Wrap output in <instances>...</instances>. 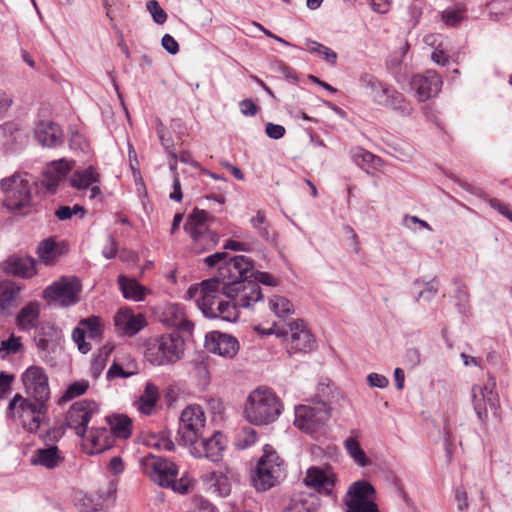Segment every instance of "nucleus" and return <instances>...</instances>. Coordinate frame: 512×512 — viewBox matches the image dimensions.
I'll return each instance as SVG.
<instances>
[{
	"instance_id": "7",
	"label": "nucleus",
	"mask_w": 512,
	"mask_h": 512,
	"mask_svg": "<svg viewBox=\"0 0 512 512\" xmlns=\"http://www.w3.org/2000/svg\"><path fill=\"white\" fill-rule=\"evenodd\" d=\"M98 410L99 405L94 400L83 399L74 402L66 412L64 423L48 431L50 439L58 441L64 435L66 428L74 430L78 437L83 438L93 414Z\"/></svg>"
},
{
	"instance_id": "10",
	"label": "nucleus",
	"mask_w": 512,
	"mask_h": 512,
	"mask_svg": "<svg viewBox=\"0 0 512 512\" xmlns=\"http://www.w3.org/2000/svg\"><path fill=\"white\" fill-rule=\"evenodd\" d=\"M331 417V406L320 400L295 407L294 425L307 434L319 432Z\"/></svg>"
},
{
	"instance_id": "9",
	"label": "nucleus",
	"mask_w": 512,
	"mask_h": 512,
	"mask_svg": "<svg viewBox=\"0 0 512 512\" xmlns=\"http://www.w3.org/2000/svg\"><path fill=\"white\" fill-rule=\"evenodd\" d=\"M30 398H24L19 393L15 394L8 403L6 416L13 419L18 414L23 428L29 433H36L40 428L42 417L48 412V406L46 401H31Z\"/></svg>"
},
{
	"instance_id": "39",
	"label": "nucleus",
	"mask_w": 512,
	"mask_h": 512,
	"mask_svg": "<svg viewBox=\"0 0 512 512\" xmlns=\"http://www.w3.org/2000/svg\"><path fill=\"white\" fill-rule=\"evenodd\" d=\"M157 135L164 150L168 153V156L171 158V160L169 161V165L170 168L173 169L177 164L178 157L176 152L173 150V139L171 138L168 131L161 122L157 127Z\"/></svg>"
},
{
	"instance_id": "4",
	"label": "nucleus",
	"mask_w": 512,
	"mask_h": 512,
	"mask_svg": "<svg viewBox=\"0 0 512 512\" xmlns=\"http://www.w3.org/2000/svg\"><path fill=\"white\" fill-rule=\"evenodd\" d=\"M185 340L178 331L148 338L144 357L154 366L173 365L184 355Z\"/></svg>"
},
{
	"instance_id": "19",
	"label": "nucleus",
	"mask_w": 512,
	"mask_h": 512,
	"mask_svg": "<svg viewBox=\"0 0 512 512\" xmlns=\"http://www.w3.org/2000/svg\"><path fill=\"white\" fill-rule=\"evenodd\" d=\"M74 162L68 161L65 158L52 161L46 167L43 172V185L48 191L54 193L60 182L66 178V176L72 170Z\"/></svg>"
},
{
	"instance_id": "51",
	"label": "nucleus",
	"mask_w": 512,
	"mask_h": 512,
	"mask_svg": "<svg viewBox=\"0 0 512 512\" xmlns=\"http://www.w3.org/2000/svg\"><path fill=\"white\" fill-rule=\"evenodd\" d=\"M147 10L152 15V18L155 23L163 24L167 20V13L160 6L157 0H149L146 4Z\"/></svg>"
},
{
	"instance_id": "33",
	"label": "nucleus",
	"mask_w": 512,
	"mask_h": 512,
	"mask_svg": "<svg viewBox=\"0 0 512 512\" xmlns=\"http://www.w3.org/2000/svg\"><path fill=\"white\" fill-rule=\"evenodd\" d=\"M62 253V248L53 237L42 240L37 247L39 258L47 266L52 265Z\"/></svg>"
},
{
	"instance_id": "38",
	"label": "nucleus",
	"mask_w": 512,
	"mask_h": 512,
	"mask_svg": "<svg viewBox=\"0 0 512 512\" xmlns=\"http://www.w3.org/2000/svg\"><path fill=\"white\" fill-rule=\"evenodd\" d=\"M79 325L92 340L101 339L104 333V326L99 316H89L79 321Z\"/></svg>"
},
{
	"instance_id": "5",
	"label": "nucleus",
	"mask_w": 512,
	"mask_h": 512,
	"mask_svg": "<svg viewBox=\"0 0 512 512\" xmlns=\"http://www.w3.org/2000/svg\"><path fill=\"white\" fill-rule=\"evenodd\" d=\"M28 172L16 171L0 181L3 206L12 212L26 214L32 207V185Z\"/></svg>"
},
{
	"instance_id": "6",
	"label": "nucleus",
	"mask_w": 512,
	"mask_h": 512,
	"mask_svg": "<svg viewBox=\"0 0 512 512\" xmlns=\"http://www.w3.org/2000/svg\"><path fill=\"white\" fill-rule=\"evenodd\" d=\"M285 475L284 461L274 447L266 444L263 454L251 471V482L257 491H266L275 486Z\"/></svg>"
},
{
	"instance_id": "11",
	"label": "nucleus",
	"mask_w": 512,
	"mask_h": 512,
	"mask_svg": "<svg viewBox=\"0 0 512 512\" xmlns=\"http://www.w3.org/2000/svg\"><path fill=\"white\" fill-rule=\"evenodd\" d=\"M82 285L77 277H61L48 285L42 292V297L49 305H57L67 308L76 305L79 301V294Z\"/></svg>"
},
{
	"instance_id": "17",
	"label": "nucleus",
	"mask_w": 512,
	"mask_h": 512,
	"mask_svg": "<svg viewBox=\"0 0 512 512\" xmlns=\"http://www.w3.org/2000/svg\"><path fill=\"white\" fill-rule=\"evenodd\" d=\"M291 347L293 352L309 353L316 348L313 334L307 329L304 320L297 319L289 323Z\"/></svg>"
},
{
	"instance_id": "53",
	"label": "nucleus",
	"mask_w": 512,
	"mask_h": 512,
	"mask_svg": "<svg viewBox=\"0 0 512 512\" xmlns=\"http://www.w3.org/2000/svg\"><path fill=\"white\" fill-rule=\"evenodd\" d=\"M441 18L448 26H456L463 19V14L459 9L447 8L442 12Z\"/></svg>"
},
{
	"instance_id": "3",
	"label": "nucleus",
	"mask_w": 512,
	"mask_h": 512,
	"mask_svg": "<svg viewBox=\"0 0 512 512\" xmlns=\"http://www.w3.org/2000/svg\"><path fill=\"white\" fill-rule=\"evenodd\" d=\"M282 410V402L272 389L257 388L247 397L244 414L250 423L262 426L275 422Z\"/></svg>"
},
{
	"instance_id": "60",
	"label": "nucleus",
	"mask_w": 512,
	"mask_h": 512,
	"mask_svg": "<svg viewBox=\"0 0 512 512\" xmlns=\"http://www.w3.org/2000/svg\"><path fill=\"white\" fill-rule=\"evenodd\" d=\"M352 158L358 166L363 167L365 164L370 165L374 161L375 156L368 151L358 149L353 153Z\"/></svg>"
},
{
	"instance_id": "55",
	"label": "nucleus",
	"mask_w": 512,
	"mask_h": 512,
	"mask_svg": "<svg viewBox=\"0 0 512 512\" xmlns=\"http://www.w3.org/2000/svg\"><path fill=\"white\" fill-rule=\"evenodd\" d=\"M243 433V438H238L237 446L241 449H246L257 441V432L253 428H245Z\"/></svg>"
},
{
	"instance_id": "35",
	"label": "nucleus",
	"mask_w": 512,
	"mask_h": 512,
	"mask_svg": "<svg viewBox=\"0 0 512 512\" xmlns=\"http://www.w3.org/2000/svg\"><path fill=\"white\" fill-rule=\"evenodd\" d=\"M496 380L495 377L489 376L488 382L482 387L479 385H473L472 392H478L479 395L486 396L489 408L493 411L494 415L497 414L500 409V401L498 393L495 392Z\"/></svg>"
},
{
	"instance_id": "29",
	"label": "nucleus",
	"mask_w": 512,
	"mask_h": 512,
	"mask_svg": "<svg viewBox=\"0 0 512 512\" xmlns=\"http://www.w3.org/2000/svg\"><path fill=\"white\" fill-rule=\"evenodd\" d=\"M249 222L251 227L263 240L269 244H276L277 234L272 229L264 210H258L256 215L250 218Z\"/></svg>"
},
{
	"instance_id": "50",
	"label": "nucleus",
	"mask_w": 512,
	"mask_h": 512,
	"mask_svg": "<svg viewBox=\"0 0 512 512\" xmlns=\"http://www.w3.org/2000/svg\"><path fill=\"white\" fill-rule=\"evenodd\" d=\"M86 335L87 334L79 324L72 331V339L77 344L78 350L82 354L88 353L92 348L91 344L89 342H86Z\"/></svg>"
},
{
	"instance_id": "8",
	"label": "nucleus",
	"mask_w": 512,
	"mask_h": 512,
	"mask_svg": "<svg viewBox=\"0 0 512 512\" xmlns=\"http://www.w3.org/2000/svg\"><path fill=\"white\" fill-rule=\"evenodd\" d=\"M142 466L145 473L159 486L182 494L188 492L189 487L183 483V479L177 480L178 467L174 462L149 454L142 459Z\"/></svg>"
},
{
	"instance_id": "30",
	"label": "nucleus",
	"mask_w": 512,
	"mask_h": 512,
	"mask_svg": "<svg viewBox=\"0 0 512 512\" xmlns=\"http://www.w3.org/2000/svg\"><path fill=\"white\" fill-rule=\"evenodd\" d=\"M106 422L116 438L128 439L132 435V420L128 415H108L106 416Z\"/></svg>"
},
{
	"instance_id": "46",
	"label": "nucleus",
	"mask_w": 512,
	"mask_h": 512,
	"mask_svg": "<svg viewBox=\"0 0 512 512\" xmlns=\"http://www.w3.org/2000/svg\"><path fill=\"white\" fill-rule=\"evenodd\" d=\"M472 402H473L474 411H475L478 419L480 420V422L482 424H485L487 421V417H488L487 406H489L487 403L486 396L479 395L478 392H475V393L472 392Z\"/></svg>"
},
{
	"instance_id": "31",
	"label": "nucleus",
	"mask_w": 512,
	"mask_h": 512,
	"mask_svg": "<svg viewBox=\"0 0 512 512\" xmlns=\"http://www.w3.org/2000/svg\"><path fill=\"white\" fill-rule=\"evenodd\" d=\"M99 181V173L90 165L83 170H76L70 178V185L77 190H85Z\"/></svg>"
},
{
	"instance_id": "57",
	"label": "nucleus",
	"mask_w": 512,
	"mask_h": 512,
	"mask_svg": "<svg viewBox=\"0 0 512 512\" xmlns=\"http://www.w3.org/2000/svg\"><path fill=\"white\" fill-rule=\"evenodd\" d=\"M232 256H229V254L227 252H216L214 254H211V255H208L207 257L204 258V263L208 266V267H215L216 265L220 264L218 266V268L220 266H222L225 262L229 261V259L231 258Z\"/></svg>"
},
{
	"instance_id": "58",
	"label": "nucleus",
	"mask_w": 512,
	"mask_h": 512,
	"mask_svg": "<svg viewBox=\"0 0 512 512\" xmlns=\"http://www.w3.org/2000/svg\"><path fill=\"white\" fill-rule=\"evenodd\" d=\"M118 245L114 235L110 234L107 238V242L102 249V255L106 259H114L117 255Z\"/></svg>"
},
{
	"instance_id": "15",
	"label": "nucleus",
	"mask_w": 512,
	"mask_h": 512,
	"mask_svg": "<svg viewBox=\"0 0 512 512\" xmlns=\"http://www.w3.org/2000/svg\"><path fill=\"white\" fill-rule=\"evenodd\" d=\"M204 346L209 352L226 358H233L240 347L237 338L220 331L208 332Z\"/></svg>"
},
{
	"instance_id": "1",
	"label": "nucleus",
	"mask_w": 512,
	"mask_h": 512,
	"mask_svg": "<svg viewBox=\"0 0 512 512\" xmlns=\"http://www.w3.org/2000/svg\"><path fill=\"white\" fill-rule=\"evenodd\" d=\"M227 262L228 269L224 270V273L228 274L231 271L235 280L242 282L239 287L242 308H252L263 299L260 284L271 287L277 285V280L272 274L256 270L254 261L247 256L235 255Z\"/></svg>"
},
{
	"instance_id": "45",
	"label": "nucleus",
	"mask_w": 512,
	"mask_h": 512,
	"mask_svg": "<svg viewBox=\"0 0 512 512\" xmlns=\"http://www.w3.org/2000/svg\"><path fill=\"white\" fill-rule=\"evenodd\" d=\"M346 512H380L375 501H356L344 499Z\"/></svg>"
},
{
	"instance_id": "40",
	"label": "nucleus",
	"mask_w": 512,
	"mask_h": 512,
	"mask_svg": "<svg viewBox=\"0 0 512 512\" xmlns=\"http://www.w3.org/2000/svg\"><path fill=\"white\" fill-rule=\"evenodd\" d=\"M89 388V382L87 380H78L69 384L62 396L58 400L59 405L71 401L72 399L85 394Z\"/></svg>"
},
{
	"instance_id": "34",
	"label": "nucleus",
	"mask_w": 512,
	"mask_h": 512,
	"mask_svg": "<svg viewBox=\"0 0 512 512\" xmlns=\"http://www.w3.org/2000/svg\"><path fill=\"white\" fill-rule=\"evenodd\" d=\"M375 494V488L366 480L352 483L344 499L356 501H374L371 496Z\"/></svg>"
},
{
	"instance_id": "14",
	"label": "nucleus",
	"mask_w": 512,
	"mask_h": 512,
	"mask_svg": "<svg viewBox=\"0 0 512 512\" xmlns=\"http://www.w3.org/2000/svg\"><path fill=\"white\" fill-rule=\"evenodd\" d=\"M188 447L195 458L205 457L212 462H218L225 449V437L220 431H214L210 437H205L202 434L199 436L198 443L188 445Z\"/></svg>"
},
{
	"instance_id": "24",
	"label": "nucleus",
	"mask_w": 512,
	"mask_h": 512,
	"mask_svg": "<svg viewBox=\"0 0 512 512\" xmlns=\"http://www.w3.org/2000/svg\"><path fill=\"white\" fill-rule=\"evenodd\" d=\"M336 481L334 474H327L323 469L312 466L310 467L304 478V483L308 487L315 488L318 492L325 491L331 493V487Z\"/></svg>"
},
{
	"instance_id": "21",
	"label": "nucleus",
	"mask_w": 512,
	"mask_h": 512,
	"mask_svg": "<svg viewBox=\"0 0 512 512\" xmlns=\"http://www.w3.org/2000/svg\"><path fill=\"white\" fill-rule=\"evenodd\" d=\"M35 138L43 147L55 148L63 144L64 134L61 127L52 122H41L35 129Z\"/></svg>"
},
{
	"instance_id": "59",
	"label": "nucleus",
	"mask_w": 512,
	"mask_h": 512,
	"mask_svg": "<svg viewBox=\"0 0 512 512\" xmlns=\"http://www.w3.org/2000/svg\"><path fill=\"white\" fill-rule=\"evenodd\" d=\"M265 133L269 138L278 140L284 137L286 129L280 124L268 122L265 126Z\"/></svg>"
},
{
	"instance_id": "49",
	"label": "nucleus",
	"mask_w": 512,
	"mask_h": 512,
	"mask_svg": "<svg viewBox=\"0 0 512 512\" xmlns=\"http://www.w3.org/2000/svg\"><path fill=\"white\" fill-rule=\"evenodd\" d=\"M111 350H112V348L105 351L104 353L100 352L92 360L91 367H90V373L94 379H97L101 375L102 371L104 370V368L106 366L107 358H108Z\"/></svg>"
},
{
	"instance_id": "2",
	"label": "nucleus",
	"mask_w": 512,
	"mask_h": 512,
	"mask_svg": "<svg viewBox=\"0 0 512 512\" xmlns=\"http://www.w3.org/2000/svg\"><path fill=\"white\" fill-rule=\"evenodd\" d=\"M226 269H228V262L217 269L214 277L205 279L199 284L202 295L197 300V306L205 318L216 319L213 306L218 303L219 294L230 300H235L241 295L239 287H241L242 282L235 280L231 271L228 274L224 273Z\"/></svg>"
},
{
	"instance_id": "28",
	"label": "nucleus",
	"mask_w": 512,
	"mask_h": 512,
	"mask_svg": "<svg viewBox=\"0 0 512 512\" xmlns=\"http://www.w3.org/2000/svg\"><path fill=\"white\" fill-rule=\"evenodd\" d=\"M320 506V500L313 494H300L293 496L283 512H316Z\"/></svg>"
},
{
	"instance_id": "26",
	"label": "nucleus",
	"mask_w": 512,
	"mask_h": 512,
	"mask_svg": "<svg viewBox=\"0 0 512 512\" xmlns=\"http://www.w3.org/2000/svg\"><path fill=\"white\" fill-rule=\"evenodd\" d=\"M117 283L125 299L141 302L146 298L148 290L137 279L119 275Z\"/></svg>"
},
{
	"instance_id": "47",
	"label": "nucleus",
	"mask_w": 512,
	"mask_h": 512,
	"mask_svg": "<svg viewBox=\"0 0 512 512\" xmlns=\"http://www.w3.org/2000/svg\"><path fill=\"white\" fill-rule=\"evenodd\" d=\"M455 284L457 285L455 290L456 306L461 314H465L469 307L468 290L464 284L458 281H455Z\"/></svg>"
},
{
	"instance_id": "43",
	"label": "nucleus",
	"mask_w": 512,
	"mask_h": 512,
	"mask_svg": "<svg viewBox=\"0 0 512 512\" xmlns=\"http://www.w3.org/2000/svg\"><path fill=\"white\" fill-rule=\"evenodd\" d=\"M307 47L310 52L320 54L324 60L330 65L334 66L337 63V53L330 49L329 47L317 42V41H308Z\"/></svg>"
},
{
	"instance_id": "64",
	"label": "nucleus",
	"mask_w": 512,
	"mask_h": 512,
	"mask_svg": "<svg viewBox=\"0 0 512 512\" xmlns=\"http://www.w3.org/2000/svg\"><path fill=\"white\" fill-rule=\"evenodd\" d=\"M102 509V503L94 501L91 495H85L82 499V512H99Z\"/></svg>"
},
{
	"instance_id": "56",
	"label": "nucleus",
	"mask_w": 512,
	"mask_h": 512,
	"mask_svg": "<svg viewBox=\"0 0 512 512\" xmlns=\"http://www.w3.org/2000/svg\"><path fill=\"white\" fill-rule=\"evenodd\" d=\"M214 486L218 493L223 497L228 496L231 492V485L227 474H220L216 476Z\"/></svg>"
},
{
	"instance_id": "25",
	"label": "nucleus",
	"mask_w": 512,
	"mask_h": 512,
	"mask_svg": "<svg viewBox=\"0 0 512 512\" xmlns=\"http://www.w3.org/2000/svg\"><path fill=\"white\" fill-rule=\"evenodd\" d=\"M40 303L38 301H30L16 316V325L20 331H29L39 324Z\"/></svg>"
},
{
	"instance_id": "22",
	"label": "nucleus",
	"mask_w": 512,
	"mask_h": 512,
	"mask_svg": "<svg viewBox=\"0 0 512 512\" xmlns=\"http://www.w3.org/2000/svg\"><path fill=\"white\" fill-rule=\"evenodd\" d=\"M115 326L125 335L134 336L147 325L142 314H133L128 310H120L115 318Z\"/></svg>"
},
{
	"instance_id": "42",
	"label": "nucleus",
	"mask_w": 512,
	"mask_h": 512,
	"mask_svg": "<svg viewBox=\"0 0 512 512\" xmlns=\"http://www.w3.org/2000/svg\"><path fill=\"white\" fill-rule=\"evenodd\" d=\"M270 309L278 317H286L287 315L292 314L294 311L292 302L283 296H274L271 298Z\"/></svg>"
},
{
	"instance_id": "13",
	"label": "nucleus",
	"mask_w": 512,
	"mask_h": 512,
	"mask_svg": "<svg viewBox=\"0 0 512 512\" xmlns=\"http://www.w3.org/2000/svg\"><path fill=\"white\" fill-rule=\"evenodd\" d=\"M21 380L25 387V392L29 397L33 400H43L48 402L50 399L48 376L42 367H28L23 372Z\"/></svg>"
},
{
	"instance_id": "23",
	"label": "nucleus",
	"mask_w": 512,
	"mask_h": 512,
	"mask_svg": "<svg viewBox=\"0 0 512 512\" xmlns=\"http://www.w3.org/2000/svg\"><path fill=\"white\" fill-rule=\"evenodd\" d=\"M63 461L64 457L61 456L60 450L56 445H49L35 450L30 459L32 465L43 466L49 470L55 469Z\"/></svg>"
},
{
	"instance_id": "63",
	"label": "nucleus",
	"mask_w": 512,
	"mask_h": 512,
	"mask_svg": "<svg viewBox=\"0 0 512 512\" xmlns=\"http://www.w3.org/2000/svg\"><path fill=\"white\" fill-rule=\"evenodd\" d=\"M161 45L169 54L175 55L179 52V44L170 34H164L161 39Z\"/></svg>"
},
{
	"instance_id": "27",
	"label": "nucleus",
	"mask_w": 512,
	"mask_h": 512,
	"mask_svg": "<svg viewBox=\"0 0 512 512\" xmlns=\"http://www.w3.org/2000/svg\"><path fill=\"white\" fill-rule=\"evenodd\" d=\"M359 431L353 429L350 436L344 441V446L349 456L360 467H366L371 464V460L367 457L365 451L361 448L359 443Z\"/></svg>"
},
{
	"instance_id": "61",
	"label": "nucleus",
	"mask_w": 512,
	"mask_h": 512,
	"mask_svg": "<svg viewBox=\"0 0 512 512\" xmlns=\"http://www.w3.org/2000/svg\"><path fill=\"white\" fill-rule=\"evenodd\" d=\"M206 229L207 228L204 229L203 227L198 226H190L188 229H185V231L193 239L195 243V249L205 241Z\"/></svg>"
},
{
	"instance_id": "16",
	"label": "nucleus",
	"mask_w": 512,
	"mask_h": 512,
	"mask_svg": "<svg viewBox=\"0 0 512 512\" xmlns=\"http://www.w3.org/2000/svg\"><path fill=\"white\" fill-rule=\"evenodd\" d=\"M443 81L441 76L435 72L428 70L424 75L414 76L411 85L416 91L418 100L424 102L436 96L442 87Z\"/></svg>"
},
{
	"instance_id": "48",
	"label": "nucleus",
	"mask_w": 512,
	"mask_h": 512,
	"mask_svg": "<svg viewBox=\"0 0 512 512\" xmlns=\"http://www.w3.org/2000/svg\"><path fill=\"white\" fill-rule=\"evenodd\" d=\"M22 348L20 338L12 335L7 340H3L0 345V357L5 358L8 355L16 354Z\"/></svg>"
},
{
	"instance_id": "36",
	"label": "nucleus",
	"mask_w": 512,
	"mask_h": 512,
	"mask_svg": "<svg viewBox=\"0 0 512 512\" xmlns=\"http://www.w3.org/2000/svg\"><path fill=\"white\" fill-rule=\"evenodd\" d=\"M159 399V390L156 385L147 382L143 394L139 398V410L145 415H151Z\"/></svg>"
},
{
	"instance_id": "54",
	"label": "nucleus",
	"mask_w": 512,
	"mask_h": 512,
	"mask_svg": "<svg viewBox=\"0 0 512 512\" xmlns=\"http://www.w3.org/2000/svg\"><path fill=\"white\" fill-rule=\"evenodd\" d=\"M421 362V353L418 348H408L404 356V364L410 368H416Z\"/></svg>"
},
{
	"instance_id": "44",
	"label": "nucleus",
	"mask_w": 512,
	"mask_h": 512,
	"mask_svg": "<svg viewBox=\"0 0 512 512\" xmlns=\"http://www.w3.org/2000/svg\"><path fill=\"white\" fill-rule=\"evenodd\" d=\"M213 219L210 214L203 209L195 207L192 212L188 215L187 221L184 224V229H188L190 226L203 227L207 221Z\"/></svg>"
},
{
	"instance_id": "62",
	"label": "nucleus",
	"mask_w": 512,
	"mask_h": 512,
	"mask_svg": "<svg viewBox=\"0 0 512 512\" xmlns=\"http://www.w3.org/2000/svg\"><path fill=\"white\" fill-rule=\"evenodd\" d=\"M132 375V373L127 372L122 365L114 362L107 371L106 378L107 380H112L115 378H128Z\"/></svg>"
},
{
	"instance_id": "18",
	"label": "nucleus",
	"mask_w": 512,
	"mask_h": 512,
	"mask_svg": "<svg viewBox=\"0 0 512 512\" xmlns=\"http://www.w3.org/2000/svg\"><path fill=\"white\" fill-rule=\"evenodd\" d=\"M36 260L30 256L11 255L1 264L2 271L13 277L28 279L36 274Z\"/></svg>"
},
{
	"instance_id": "32",
	"label": "nucleus",
	"mask_w": 512,
	"mask_h": 512,
	"mask_svg": "<svg viewBox=\"0 0 512 512\" xmlns=\"http://www.w3.org/2000/svg\"><path fill=\"white\" fill-rule=\"evenodd\" d=\"M240 302L241 295H239L235 300L229 299V301H218L215 309L216 319L220 318L221 320L230 323L237 322L240 317L238 308H242Z\"/></svg>"
},
{
	"instance_id": "41",
	"label": "nucleus",
	"mask_w": 512,
	"mask_h": 512,
	"mask_svg": "<svg viewBox=\"0 0 512 512\" xmlns=\"http://www.w3.org/2000/svg\"><path fill=\"white\" fill-rule=\"evenodd\" d=\"M405 55V50L401 54H392L386 60L387 71L394 77V79L401 83L404 79L402 72V57Z\"/></svg>"
},
{
	"instance_id": "20",
	"label": "nucleus",
	"mask_w": 512,
	"mask_h": 512,
	"mask_svg": "<svg viewBox=\"0 0 512 512\" xmlns=\"http://www.w3.org/2000/svg\"><path fill=\"white\" fill-rule=\"evenodd\" d=\"M376 104L393 110L402 117L411 116L413 108L405 96L392 86H389L384 97L378 96Z\"/></svg>"
},
{
	"instance_id": "52",
	"label": "nucleus",
	"mask_w": 512,
	"mask_h": 512,
	"mask_svg": "<svg viewBox=\"0 0 512 512\" xmlns=\"http://www.w3.org/2000/svg\"><path fill=\"white\" fill-rule=\"evenodd\" d=\"M68 143L72 150H79L81 152H86L88 150V142L86 138L76 130L71 131Z\"/></svg>"
},
{
	"instance_id": "37",
	"label": "nucleus",
	"mask_w": 512,
	"mask_h": 512,
	"mask_svg": "<svg viewBox=\"0 0 512 512\" xmlns=\"http://www.w3.org/2000/svg\"><path fill=\"white\" fill-rule=\"evenodd\" d=\"M36 329V336L34 338L36 346L41 351H47L49 342L56 336L57 328L54 324L44 323L38 324Z\"/></svg>"
},
{
	"instance_id": "12",
	"label": "nucleus",
	"mask_w": 512,
	"mask_h": 512,
	"mask_svg": "<svg viewBox=\"0 0 512 512\" xmlns=\"http://www.w3.org/2000/svg\"><path fill=\"white\" fill-rule=\"evenodd\" d=\"M205 414L201 406L190 405L186 407L179 419V444L185 446L198 443L205 427Z\"/></svg>"
}]
</instances>
